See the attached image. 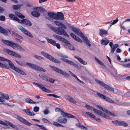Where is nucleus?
I'll use <instances>...</instances> for the list:
<instances>
[{
    "instance_id": "obj_1",
    "label": "nucleus",
    "mask_w": 130,
    "mask_h": 130,
    "mask_svg": "<svg viewBox=\"0 0 130 130\" xmlns=\"http://www.w3.org/2000/svg\"><path fill=\"white\" fill-rule=\"evenodd\" d=\"M48 15L50 18L56 20H63L64 19V15L61 12H58L57 14L51 12L48 13Z\"/></svg>"
},
{
    "instance_id": "obj_2",
    "label": "nucleus",
    "mask_w": 130,
    "mask_h": 130,
    "mask_svg": "<svg viewBox=\"0 0 130 130\" xmlns=\"http://www.w3.org/2000/svg\"><path fill=\"white\" fill-rule=\"evenodd\" d=\"M85 107L88 109L93 110L95 113H96L98 115H100L103 117L105 118L106 119H109V117L107 115H106V113L102 112L99 110L95 109L94 107L92 106L88 105H86L85 106Z\"/></svg>"
},
{
    "instance_id": "obj_3",
    "label": "nucleus",
    "mask_w": 130,
    "mask_h": 130,
    "mask_svg": "<svg viewBox=\"0 0 130 130\" xmlns=\"http://www.w3.org/2000/svg\"><path fill=\"white\" fill-rule=\"evenodd\" d=\"M9 65L10 67L11 68L17 72L22 75H26V73L24 71L20 69L19 68L14 67L13 63L9 60Z\"/></svg>"
},
{
    "instance_id": "obj_4",
    "label": "nucleus",
    "mask_w": 130,
    "mask_h": 130,
    "mask_svg": "<svg viewBox=\"0 0 130 130\" xmlns=\"http://www.w3.org/2000/svg\"><path fill=\"white\" fill-rule=\"evenodd\" d=\"M54 31L57 34L59 35H62L67 37H69L66 30L62 28V27H58L56 29L54 28Z\"/></svg>"
},
{
    "instance_id": "obj_5",
    "label": "nucleus",
    "mask_w": 130,
    "mask_h": 130,
    "mask_svg": "<svg viewBox=\"0 0 130 130\" xmlns=\"http://www.w3.org/2000/svg\"><path fill=\"white\" fill-rule=\"evenodd\" d=\"M26 64L27 66L37 70L42 71L44 72H45L46 71L44 69L41 67L39 66L36 65L34 64L26 62Z\"/></svg>"
},
{
    "instance_id": "obj_6",
    "label": "nucleus",
    "mask_w": 130,
    "mask_h": 130,
    "mask_svg": "<svg viewBox=\"0 0 130 130\" xmlns=\"http://www.w3.org/2000/svg\"><path fill=\"white\" fill-rule=\"evenodd\" d=\"M41 53L44 56L52 61L59 64L61 63L60 61L54 58L51 55H49L45 53L42 52H41Z\"/></svg>"
},
{
    "instance_id": "obj_7",
    "label": "nucleus",
    "mask_w": 130,
    "mask_h": 130,
    "mask_svg": "<svg viewBox=\"0 0 130 130\" xmlns=\"http://www.w3.org/2000/svg\"><path fill=\"white\" fill-rule=\"evenodd\" d=\"M2 96L0 97V102L1 104H2L6 105H8L7 102L8 100V96L7 95H4L3 94H1Z\"/></svg>"
},
{
    "instance_id": "obj_8",
    "label": "nucleus",
    "mask_w": 130,
    "mask_h": 130,
    "mask_svg": "<svg viewBox=\"0 0 130 130\" xmlns=\"http://www.w3.org/2000/svg\"><path fill=\"white\" fill-rule=\"evenodd\" d=\"M51 67L53 69V70L59 73H60L62 75L68 77L69 76V75L68 73L61 70L60 69L56 67L51 66Z\"/></svg>"
},
{
    "instance_id": "obj_9",
    "label": "nucleus",
    "mask_w": 130,
    "mask_h": 130,
    "mask_svg": "<svg viewBox=\"0 0 130 130\" xmlns=\"http://www.w3.org/2000/svg\"><path fill=\"white\" fill-rule=\"evenodd\" d=\"M15 117L19 121L23 123L24 124L26 125L29 126L31 125L30 123H29L26 120L22 118L19 116L18 115H17L15 116Z\"/></svg>"
},
{
    "instance_id": "obj_10",
    "label": "nucleus",
    "mask_w": 130,
    "mask_h": 130,
    "mask_svg": "<svg viewBox=\"0 0 130 130\" xmlns=\"http://www.w3.org/2000/svg\"><path fill=\"white\" fill-rule=\"evenodd\" d=\"M97 106L100 109L102 110L103 111L105 112L107 115L114 117H116L117 116L116 114L111 113L108 111L107 109L104 108H103L102 107L100 106L97 105Z\"/></svg>"
},
{
    "instance_id": "obj_11",
    "label": "nucleus",
    "mask_w": 130,
    "mask_h": 130,
    "mask_svg": "<svg viewBox=\"0 0 130 130\" xmlns=\"http://www.w3.org/2000/svg\"><path fill=\"white\" fill-rule=\"evenodd\" d=\"M33 83L40 88L44 92L48 93L51 92V91L50 90L46 89L42 84L35 82H33Z\"/></svg>"
},
{
    "instance_id": "obj_12",
    "label": "nucleus",
    "mask_w": 130,
    "mask_h": 130,
    "mask_svg": "<svg viewBox=\"0 0 130 130\" xmlns=\"http://www.w3.org/2000/svg\"><path fill=\"white\" fill-rule=\"evenodd\" d=\"M53 37L56 38L57 40L65 43L67 45H68V44H70V42L61 36L55 35H53Z\"/></svg>"
},
{
    "instance_id": "obj_13",
    "label": "nucleus",
    "mask_w": 130,
    "mask_h": 130,
    "mask_svg": "<svg viewBox=\"0 0 130 130\" xmlns=\"http://www.w3.org/2000/svg\"><path fill=\"white\" fill-rule=\"evenodd\" d=\"M97 82L107 90L111 91H114L113 89L108 85H106L103 82L99 80H97Z\"/></svg>"
},
{
    "instance_id": "obj_14",
    "label": "nucleus",
    "mask_w": 130,
    "mask_h": 130,
    "mask_svg": "<svg viewBox=\"0 0 130 130\" xmlns=\"http://www.w3.org/2000/svg\"><path fill=\"white\" fill-rule=\"evenodd\" d=\"M71 29L75 34L81 36L82 37H84V35L79 29L75 27H72Z\"/></svg>"
},
{
    "instance_id": "obj_15",
    "label": "nucleus",
    "mask_w": 130,
    "mask_h": 130,
    "mask_svg": "<svg viewBox=\"0 0 130 130\" xmlns=\"http://www.w3.org/2000/svg\"><path fill=\"white\" fill-rule=\"evenodd\" d=\"M19 45L13 42L9 41V46H10L14 50H18Z\"/></svg>"
},
{
    "instance_id": "obj_16",
    "label": "nucleus",
    "mask_w": 130,
    "mask_h": 130,
    "mask_svg": "<svg viewBox=\"0 0 130 130\" xmlns=\"http://www.w3.org/2000/svg\"><path fill=\"white\" fill-rule=\"evenodd\" d=\"M9 55L18 58H21V56L17 53L9 50Z\"/></svg>"
},
{
    "instance_id": "obj_17",
    "label": "nucleus",
    "mask_w": 130,
    "mask_h": 130,
    "mask_svg": "<svg viewBox=\"0 0 130 130\" xmlns=\"http://www.w3.org/2000/svg\"><path fill=\"white\" fill-rule=\"evenodd\" d=\"M19 22L21 23H23L24 24L28 26H31V23L28 20L26 19H24L22 20H20L19 21Z\"/></svg>"
},
{
    "instance_id": "obj_18",
    "label": "nucleus",
    "mask_w": 130,
    "mask_h": 130,
    "mask_svg": "<svg viewBox=\"0 0 130 130\" xmlns=\"http://www.w3.org/2000/svg\"><path fill=\"white\" fill-rule=\"evenodd\" d=\"M61 114L63 116L68 118H74L75 117L73 115L66 113L62 111H61Z\"/></svg>"
},
{
    "instance_id": "obj_19",
    "label": "nucleus",
    "mask_w": 130,
    "mask_h": 130,
    "mask_svg": "<svg viewBox=\"0 0 130 130\" xmlns=\"http://www.w3.org/2000/svg\"><path fill=\"white\" fill-rule=\"evenodd\" d=\"M59 123H66L67 122V120L66 118H64L62 117H58L56 120Z\"/></svg>"
},
{
    "instance_id": "obj_20",
    "label": "nucleus",
    "mask_w": 130,
    "mask_h": 130,
    "mask_svg": "<svg viewBox=\"0 0 130 130\" xmlns=\"http://www.w3.org/2000/svg\"><path fill=\"white\" fill-rule=\"evenodd\" d=\"M54 23L55 24L59 26H61L63 28L65 29H67V27L65 25L62 23L60 22L57 21H55Z\"/></svg>"
},
{
    "instance_id": "obj_21",
    "label": "nucleus",
    "mask_w": 130,
    "mask_h": 130,
    "mask_svg": "<svg viewBox=\"0 0 130 130\" xmlns=\"http://www.w3.org/2000/svg\"><path fill=\"white\" fill-rule=\"evenodd\" d=\"M65 98L66 99L72 103H75L76 102V101L71 96L66 95L65 96Z\"/></svg>"
},
{
    "instance_id": "obj_22",
    "label": "nucleus",
    "mask_w": 130,
    "mask_h": 130,
    "mask_svg": "<svg viewBox=\"0 0 130 130\" xmlns=\"http://www.w3.org/2000/svg\"><path fill=\"white\" fill-rule=\"evenodd\" d=\"M70 36L76 41L80 42H82V41L79 38L76 37L75 35L73 33H71L70 34Z\"/></svg>"
},
{
    "instance_id": "obj_23",
    "label": "nucleus",
    "mask_w": 130,
    "mask_h": 130,
    "mask_svg": "<svg viewBox=\"0 0 130 130\" xmlns=\"http://www.w3.org/2000/svg\"><path fill=\"white\" fill-rule=\"evenodd\" d=\"M33 10L36 11L40 12H44L45 10L42 7H37L34 8L33 9Z\"/></svg>"
},
{
    "instance_id": "obj_24",
    "label": "nucleus",
    "mask_w": 130,
    "mask_h": 130,
    "mask_svg": "<svg viewBox=\"0 0 130 130\" xmlns=\"http://www.w3.org/2000/svg\"><path fill=\"white\" fill-rule=\"evenodd\" d=\"M74 57L81 63L84 65H86L87 64V62L86 61H84L81 58L77 57L76 56H75Z\"/></svg>"
},
{
    "instance_id": "obj_25",
    "label": "nucleus",
    "mask_w": 130,
    "mask_h": 130,
    "mask_svg": "<svg viewBox=\"0 0 130 130\" xmlns=\"http://www.w3.org/2000/svg\"><path fill=\"white\" fill-rule=\"evenodd\" d=\"M46 39L47 42L52 44L53 45H55L56 43V41L52 39H49L48 37L46 38Z\"/></svg>"
},
{
    "instance_id": "obj_26",
    "label": "nucleus",
    "mask_w": 130,
    "mask_h": 130,
    "mask_svg": "<svg viewBox=\"0 0 130 130\" xmlns=\"http://www.w3.org/2000/svg\"><path fill=\"white\" fill-rule=\"evenodd\" d=\"M107 31L103 29H101L99 31V35L101 36H102L103 35H106L107 34Z\"/></svg>"
},
{
    "instance_id": "obj_27",
    "label": "nucleus",
    "mask_w": 130,
    "mask_h": 130,
    "mask_svg": "<svg viewBox=\"0 0 130 130\" xmlns=\"http://www.w3.org/2000/svg\"><path fill=\"white\" fill-rule=\"evenodd\" d=\"M9 32H10V34L12 35L15 36L17 38L21 39H23L22 37L13 31H10L9 30Z\"/></svg>"
},
{
    "instance_id": "obj_28",
    "label": "nucleus",
    "mask_w": 130,
    "mask_h": 130,
    "mask_svg": "<svg viewBox=\"0 0 130 130\" xmlns=\"http://www.w3.org/2000/svg\"><path fill=\"white\" fill-rule=\"evenodd\" d=\"M9 16L11 19L15 20L19 22V21L20 20L16 16L12 14H9Z\"/></svg>"
},
{
    "instance_id": "obj_29",
    "label": "nucleus",
    "mask_w": 130,
    "mask_h": 130,
    "mask_svg": "<svg viewBox=\"0 0 130 130\" xmlns=\"http://www.w3.org/2000/svg\"><path fill=\"white\" fill-rule=\"evenodd\" d=\"M109 42V40L107 39H102L101 41V43L103 45H107Z\"/></svg>"
},
{
    "instance_id": "obj_30",
    "label": "nucleus",
    "mask_w": 130,
    "mask_h": 130,
    "mask_svg": "<svg viewBox=\"0 0 130 130\" xmlns=\"http://www.w3.org/2000/svg\"><path fill=\"white\" fill-rule=\"evenodd\" d=\"M76 126L82 129H85L84 130H87V128L85 126L81 124L80 123H77L76 124Z\"/></svg>"
},
{
    "instance_id": "obj_31",
    "label": "nucleus",
    "mask_w": 130,
    "mask_h": 130,
    "mask_svg": "<svg viewBox=\"0 0 130 130\" xmlns=\"http://www.w3.org/2000/svg\"><path fill=\"white\" fill-rule=\"evenodd\" d=\"M0 32L6 36H7L8 35L7 31L4 30L1 26H0Z\"/></svg>"
},
{
    "instance_id": "obj_32",
    "label": "nucleus",
    "mask_w": 130,
    "mask_h": 130,
    "mask_svg": "<svg viewBox=\"0 0 130 130\" xmlns=\"http://www.w3.org/2000/svg\"><path fill=\"white\" fill-rule=\"evenodd\" d=\"M60 59L64 61L66 63H68L70 65H73V64L74 62L68 60L67 59H64L63 58H60Z\"/></svg>"
},
{
    "instance_id": "obj_33",
    "label": "nucleus",
    "mask_w": 130,
    "mask_h": 130,
    "mask_svg": "<svg viewBox=\"0 0 130 130\" xmlns=\"http://www.w3.org/2000/svg\"><path fill=\"white\" fill-rule=\"evenodd\" d=\"M22 32L28 37L31 38L32 37V36L31 34L25 29H24V30H23Z\"/></svg>"
},
{
    "instance_id": "obj_34",
    "label": "nucleus",
    "mask_w": 130,
    "mask_h": 130,
    "mask_svg": "<svg viewBox=\"0 0 130 130\" xmlns=\"http://www.w3.org/2000/svg\"><path fill=\"white\" fill-rule=\"evenodd\" d=\"M31 13L32 15L36 17H38L40 15V14L36 11L32 12Z\"/></svg>"
},
{
    "instance_id": "obj_35",
    "label": "nucleus",
    "mask_w": 130,
    "mask_h": 130,
    "mask_svg": "<svg viewBox=\"0 0 130 130\" xmlns=\"http://www.w3.org/2000/svg\"><path fill=\"white\" fill-rule=\"evenodd\" d=\"M83 40L85 41V43L88 46H91V44L90 43L89 41H88L87 39L84 36V37H82Z\"/></svg>"
},
{
    "instance_id": "obj_36",
    "label": "nucleus",
    "mask_w": 130,
    "mask_h": 130,
    "mask_svg": "<svg viewBox=\"0 0 130 130\" xmlns=\"http://www.w3.org/2000/svg\"><path fill=\"white\" fill-rule=\"evenodd\" d=\"M40 77L43 79L47 81L49 77L48 76L43 74H41L39 75Z\"/></svg>"
},
{
    "instance_id": "obj_37",
    "label": "nucleus",
    "mask_w": 130,
    "mask_h": 130,
    "mask_svg": "<svg viewBox=\"0 0 130 130\" xmlns=\"http://www.w3.org/2000/svg\"><path fill=\"white\" fill-rule=\"evenodd\" d=\"M25 101L26 102L31 104H36L37 103L36 102L33 101L32 100L29 98H27L25 99Z\"/></svg>"
},
{
    "instance_id": "obj_38",
    "label": "nucleus",
    "mask_w": 130,
    "mask_h": 130,
    "mask_svg": "<svg viewBox=\"0 0 130 130\" xmlns=\"http://www.w3.org/2000/svg\"><path fill=\"white\" fill-rule=\"evenodd\" d=\"M64 46H68V47H67V48H68L70 50L74 51L75 50L74 48V46H73L71 44H70V43L69 44H68V45H66V44L64 45Z\"/></svg>"
},
{
    "instance_id": "obj_39",
    "label": "nucleus",
    "mask_w": 130,
    "mask_h": 130,
    "mask_svg": "<svg viewBox=\"0 0 130 130\" xmlns=\"http://www.w3.org/2000/svg\"><path fill=\"white\" fill-rule=\"evenodd\" d=\"M117 72L116 70H115L112 69L111 71L110 72V73L114 77H116L117 75Z\"/></svg>"
},
{
    "instance_id": "obj_40",
    "label": "nucleus",
    "mask_w": 130,
    "mask_h": 130,
    "mask_svg": "<svg viewBox=\"0 0 130 130\" xmlns=\"http://www.w3.org/2000/svg\"><path fill=\"white\" fill-rule=\"evenodd\" d=\"M69 73H70V74L72 76H73V77H74L75 79H77L78 82H80L81 83H82L83 82L82 81H81L80 80H79L77 77V76L75 75L73 73H72L71 71H69Z\"/></svg>"
},
{
    "instance_id": "obj_41",
    "label": "nucleus",
    "mask_w": 130,
    "mask_h": 130,
    "mask_svg": "<svg viewBox=\"0 0 130 130\" xmlns=\"http://www.w3.org/2000/svg\"><path fill=\"white\" fill-rule=\"evenodd\" d=\"M9 126L14 129H18L17 127L15 125L12 124L10 122H9Z\"/></svg>"
},
{
    "instance_id": "obj_42",
    "label": "nucleus",
    "mask_w": 130,
    "mask_h": 130,
    "mask_svg": "<svg viewBox=\"0 0 130 130\" xmlns=\"http://www.w3.org/2000/svg\"><path fill=\"white\" fill-rule=\"evenodd\" d=\"M15 14L20 18H24V15H23L21 13L18 12H15Z\"/></svg>"
},
{
    "instance_id": "obj_43",
    "label": "nucleus",
    "mask_w": 130,
    "mask_h": 130,
    "mask_svg": "<svg viewBox=\"0 0 130 130\" xmlns=\"http://www.w3.org/2000/svg\"><path fill=\"white\" fill-rule=\"evenodd\" d=\"M25 112L27 115L30 116H34L35 115V114L34 113L30 112L29 110H25Z\"/></svg>"
},
{
    "instance_id": "obj_44",
    "label": "nucleus",
    "mask_w": 130,
    "mask_h": 130,
    "mask_svg": "<svg viewBox=\"0 0 130 130\" xmlns=\"http://www.w3.org/2000/svg\"><path fill=\"white\" fill-rule=\"evenodd\" d=\"M95 59L96 60V61H97V62L100 64L102 65L104 67H105V64L103 63L101 61L98 59V58H95Z\"/></svg>"
},
{
    "instance_id": "obj_45",
    "label": "nucleus",
    "mask_w": 130,
    "mask_h": 130,
    "mask_svg": "<svg viewBox=\"0 0 130 130\" xmlns=\"http://www.w3.org/2000/svg\"><path fill=\"white\" fill-rule=\"evenodd\" d=\"M86 113L91 118L94 119L95 118V116L92 113H91L88 112H86Z\"/></svg>"
},
{
    "instance_id": "obj_46",
    "label": "nucleus",
    "mask_w": 130,
    "mask_h": 130,
    "mask_svg": "<svg viewBox=\"0 0 130 130\" xmlns=\"http://www.w3.org/2000/svg\"><path fill=\"white\" fill-rule=\"evenodd\" d=\"M127 123H126L125 122L120 121V126H127Z\"/></svg>"
},
{
    "instance_id": "obj_47",
    "label": "nucleus",
    "mask_w": 130,
    "mask_h": 130,
    "mask_svg": "<svg viewBox=\"0 0 130 130\" xmlns=\"http://www.w3.org/2000/svg\"><path fill=\"white\" fill-rule=\"evenodd\" d=\"M104 100L106 101L109 103H113L114 102L113 100L107 97L106 96Z\"/></svg>"
},
{
    "instance_id": "obj_48",
    "label": "nucleus",
    "mask_w": 130,
    "mask_h": 130,
    "mask_svg": "<svg viewBox=\"0 0 130 130\" xmlns=\"http://www.w3.org/2000/svg\"><path fill=\"white\" fill-rule=\"evenodd\" d=\"M118 21V19L116 20H113V21L110 22V27H111V25H113L116 23Z\"/></svg>"
},
{
    "instance_id": "obj_49",
    "label": "nucleus",
    "mask_w": 130,
    "mask_h": 130,
    "mask_svg": "<svg viewBox=\"0 0 130 130\" xmlns=\"http://www.w3.org/2000/svg\"><path fill=\"white\" fill-rule=\"evenodd\" d=\"M21 6L20 5H14L12 6V8L14 10H17L20 9Z\"/></svg>"
},
{
    "instance_id": "obj_50",
    "label": "nucleus",
    "mask_w": 130,
    "mask_h": 130,
    "mask_svg": "<svg viewBox=\"0 0 130 130\" xmlns=\"http://www.w3.org/2000/svg\"><path fill=\"white\" fill-rule=\"evenodd\" d=\"M96 94L100 98H101V99H104L105 98V97H106V96L104 95H103L102 94H101L98 92Z\"/></svg>"
},
{
    "instance_id": "obj_51",
    "label": "nucleus",
    "mask_w": 130,
    "mask_h": 130,
    "mask_svg": "<svg viewBox=\"0 0 130 130\" xmlns=\"http://www.w3.org/2000/svg\"><path fill=\"white\" fill-rule=\"evenodd\" d=\"M42 121L45 123H47L49 124H51L52 123L50 121L45 118H43L42 119Z\"/></svg>"
},
{
    "instance_id": "obj_52",
    "label": "nucleus",
    "mask_w": 130,
    "mask_h": 130,
    "mask_svg": "<svg viewBox=\"0 0 130 130\" xmlns=\"http://www.w3.org/2000/svg\"><path fill=\"white\" fill-rule=\"evenodd\" d=\"M120 121H112V122L115 125L117 126V125H120Z\"/></svg>"
},
{
    "instance_id": "obj_53",
    "label": "nucleus",
    "mask_w": 130,
    "mask_h": 130,
    "mask_svg": "<svg viewBox=\"0 0 130 130\" xmlns=\"http://www.w3.org/2000/svg\"><path fill=\"white\" fill-rule=\"evenodd\" d=\"M0 124L4 125L6 126L8 124V122L7 121H5V122H4L0 120Z\"/></svg>"
},
{
    "instance_id": "obj_54",
    "label": "nucleus",
    "mask_w": 130,
    "mask_h": 130,
    "mask_svg": "<svg viewBox=\"0 0 130 130\" xmlns=\"http://www.w3.org/2000/svg\"><path fill=\"white\" fill-rule=\"evenodd\" d=\"M0 67L2 68H6L7 69H8V66L5 64L2 63L0 62Z\"/></svg>"
},
{
    "instance_id": "obj_55",
    "label": "nucleus",
    "mask_w": 130,
    "mask_h": 130,
    "mask_svg": "<svg viewBox=\"0 0 130 130\" xmlns=\"http://www.w3.org/2000/svg\"><path fill=\"white\" fill-rule=\"evenodd\" d=\"M21 52H24L25 51L24 49L20 45H19L18 48V50Z\"/></svg>"
},
{
    "instance_id": "obj_56",
    "label": "nucleus",
    "mask_w": 130,
    "mask_h": 130,
    "mask_svg": "<svg viewBox=\"0 0 130 130\" xmlns=\"http://www.w3.org/2000/svg\"><path fill=\"white\" fill-rule=\"evenodd\" d=\"M34 57L36 59L38 60L43 59H44V58L41 56L37 55H35Z\"/></svg>"
},
{
    "instance_id": "obj_57",
    "label": "nucleus",
    "mask_w": 130,
    "mask_h": 130,
    "mask_svg": "<svg viewBox=\"0 0 130 130\" xmlns=\"http://www.w3.org/2000/svg\"><path fill=\"white\" fill-rule=\"evenodd\" d=\"M39 108L37 106L34 107L33 109V110L35 112H38L39 110Z\"/></svg>"
},
{
    "instance_id": "obj_58",
    "label": "nucleus",
    "mask_w": 130,
    "mask_h": 130,
    "mask_svg": "<svg viewBox=\"0 0 130 130\" xmlns=\"http://www.w3.org/2000/svg\"><path fill=\"white\" fill-rule=\"evenodd\" d=\"M55 80H54L53 79L50 78L49 77L48 78V80L47 81H49L51 83H54V82Z\"/></svg>"
},
{
    "instance_id": "obj_59",
    "label": "nucleus",
    "mask_w": 130,
    "mask_h": 130,
    "mask_svg": "<svg viewBox=\"0 0 130 130\" xmlns=\"http://www.w3.org/2000/svg\"><path fill=\"white\" fill-rule=\"evenodd\" d=\"M26 62H24L23 63L20 62L19 64L22 66L25 67L26 66Z\"/></svg>"
},
{
    "instance_id": "obj_60",
    "label": "nucleus",
    "mask_w": 130,
    "mask_h": 130,
    "mask_svg": "<svg viewBox=\"0 0 130 130\" xmlns=\"http://www.w3.org/2000/svg\"><path fill=\"white\" fill-rule=\"evenodd\" d=\"M5 20V17L3 15L0 16V20L2 21H4Z\"/></svg>"
},
{
    "instance_id": "obj_61",
    "label": "nucleus",
    "mask_w": 130,
    "mask_h": 130,
    "mask_svg": "<svg viewBox=\"0 0 130 130\" xmlns=\"http://www.w3.org/2000/svg\"><path fill=\"white\" fill-rule=\"evenodd\" d=\"M2 41L3 42V43H4V44L7 45H8V40L2 39Z\"/></svg>"
},
{
    "instance_id": "obj_62",
    "label": "nucleus",
    "mask_w": 130,
    "mask_h": 130,
    "mask_svg": "<svg viewBox=\"0 0 130 130\" xmlns=\"http://www.w3.org/2000/svg\"><path fill=\"white\" fill-rule=\"evenodd\" d=\"M43 112L44 115H47L49 111L47 109H46L43 111Z\"/></svg>"
},
{
    "instance_id": "obj_63",
    "label": "nucleus",
    "mask_w": 130,
    "mask_h": 130,
    "mask_svg": "<svg viewBox=\"0 0 130 130\" xmlns=\"http://www.w3.org/2000/svg\"><path fill=\"white\" fill-rule=\"evenodd\" d=\"M18 28L22 32L24 30V29H25L22 26L20 25H18Z\"/></svg>"
},
{
    "instance_id": "obj_64",
    "label": "nucleus",
    "mask_w": 130,
    "mask_h": 130,
    "mask_svg": "<svg viewBox=\"0 0 130 130\" xmlns=\"http://www.w3.org/2000/svg\"><path fill=\"white\" fill-rule=\"evenodd\" d=\"M39 127L43 130H47L46 127L42 125H40Z\"/></svg>"
}]
</instances>
